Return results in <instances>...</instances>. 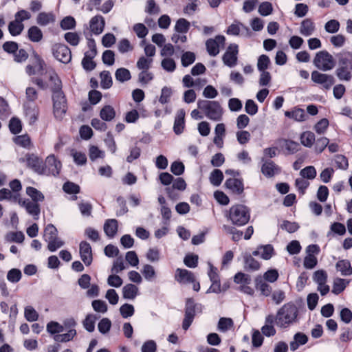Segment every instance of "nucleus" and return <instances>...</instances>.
<instances>
[{"label": "nucleus", "instance_id": "nucleus-1", "mask_svg": "<svg viewBox=\"0 0 352 352\" xmlns=\"http://www.w3.org/2000/svg\"><path fill=\"white\" fill-rule=\"evenodd\" d=\"M298 309L292 302L282 306L277 311L275 317L278 327L286 329L298 322Z\"/></svg>", "mask_w": 352, "mask_h": 352}, {"label": "nucleus", "instance_id": "nucleus-2", "mask_svg": "<svg viewBox=\"0 0 352 352\" xmlns=\"http://www.w3.org/2000/svg\"><path fill=\"white\" fill-rule=\"evenodd\" d=\"M197 107L210 120L219 122L222 120L223 110L220 103L215 100H199Z\"/></svg>", "mask_w": 352, "mask_h": 352}, {"label": "nucleus", "instance_id": "nucleus-3", "mask_svg": "<svg viewBox=\"0 0 352 352\" xmlns=\"http://www.w3.org/2000/svg\"><path fill=\"white\" fill-rule=\"evenodd\" d=\"M226 217L233 225L242 226L250 220V210L244 205L236 204L230 207Z\"/></svg>", "mask_w": 352, "mask_h": 352}, {"label": "nucleus", "instance_id": "nucleus-4", "mask_svg": "<svg viewBox=\"0 0 352 352\" xmlns=\"http://www.w3.org/2000/svg\"><path fill=\"white\" fill-rule=\"evenodd\" d=\"M25 96L27 101L24 104L25 113L31 123L34 122L37 119L38 111L35 104L32 102L37 99V92L34 88L28 87Z\"/></svg>", "mask_w": 352, "mask_h": 352}, {"label": "nucleus", "instance_id": "nucleus-5", "mask_svg": "<svg viewBox=\"0 0 352 352\" xmlns=\"http://www.w3.org/2000/svg\"><path fill=\"white\" fill-rule=\"evenodd\" d=\"M313 63L318 69L323 72L330 71L335 67L333 56L324 50L316 53Z\"/></svg>", "mask_w": 352, "mask_h": 352}, {"label": "nucleus", "instance_id": "nucleus-6", "mask_svg": "<svg viewBox=\"0 0 352 352\" xmlns=\"http://www.w3.org/2000/svg\"><path fill=\"white\" fill-rule=\"evenodd\" d=\"M201 312L202 305L199 303H195L192 299L188 298L186 303L185 317L182 324L183 329L187 330L192 324L195 316Z\"/></svg>", "mask_w": 352, "mask_h": 352}, {"label": "nucleus", "instance_id": "nucleus-7", "mask_svg": "<svg viewBox=\"0 0 352 352\" xmlns=\"http://www.w3.org/2000/svg\"><path fill=\"white\" fill-rule=\"evenodd\" d=\"M52 100L54 116L56 118L61 120L67 111V103L65 96L62 91H56L53 94Z\"/></svg>", "mask_w": 352, "mask_h": 352}, {"label": "nucleus", "instance_id": "nucleus-8", "mask_svg": "<svg viewBox=\"0 0 352 352\" xmlns=\"http://www.w3.org/2000/svg\"><path fill=\"white\" fill-rule=\"evenodd\" d=\"M19 161L21 163L25 162L28 167L39 175L46 173L42 160L33 154H27L24 157L19 158Z\"/></svg>", "mask_w": 352, "mask_h": 352}, {"label": "nucleus", "instance_id": "nucleus-9", "mask_svg": "<svg viewBox=\"0 0 352 352\" xmlns=\"http://www.w3.org/2000/svg\"><path fill=\"white\" fill-rule=\"evenodd\" d=\"M311 80L322 86V88L329 90L335 83V78L332 75L314 71L311 75Z\"/></svg>", "mask_w": 352, "mask_h": 352}, {"label": "nucleus", "instance_id": "nucleus-10", "mask_svg": "<svg viewBox=\"0 0 352 352\" xmlns=\"http://www.w3.org/2000/svg\"><path fill=\"white\" fill-rule=\"evenodd\" d=\"M54 58L63 63H68L72 59V54L67 46L63 44H55L52 47Z\"/></svg>", "mask_w": 352, "mask_h": 352}, {"label": "nucleus", "instance_id": "nucleus-11", "mask_svg": "<svg viewBox=\"0 0 352 352\" xmlns=\"http://www.w3.org/2000/svg\"><path fill=\"white\" fill-rule=\"evenodd\" d=\"M225 41V37L221 35L208 39L206 43L208 54L212 56H217L219 53L220 48L224 47Z\"/></svg>", "mask_w": 352, "mask_h": 352}, {"label": "nucleus", "instance_id": "nucleus-12", "mask_svg": "<svg viewBox=\"0 0 352 352\" xmlns=\"http://www.w3.org/2000/svg\"><path fill=\"white\" fill-rule=\"evenodd\" d=\"M238 54V45L231 44L223 56L224 64L230 67H234L236 64Z\"/></svg>", "mask_w": 352, "mask_h": 352}, {"label": "nucleus", "instance_id": "nucleus-13", "mask_svg": "<svg viewBox=\"0 0 352 352\" xmlns=\"http://www.w3.org/2000/svg\"><path fill=\"white\" fill-rule=\"evenodd\" d=\"M61 164L58 161L54 155H49L45 160V165L44 168L46 169V173L43 175H52L54 176L58 175L60 170Z\"/></svg>", "mask_w": 352, "mask_h": 352}, {"label": "nucleus", "instance_id": "nucleus-14", "mask_svg": "<svg viewBox=\"0 0 352 352\" xmlns=\"http://www.w3.org/2000/svg\"><path fill=\"white\" fill-rule=\"evenodd\" d=\"M79 249L82 261L85 265H90L93 260L92 250L90 244L86 241H82L80 243Z\"/></svg>", "mask_w": 352, "mask_h": 352}, {"label": "nucleus", "instance_id": "nucleus-15", "mask_svg": "<svg viewBox=\"0 0 352 352\" xmlns=\"http://www.w3.org/2000/svg\"><path fill=\"white\" fill-rule=\"evenodd\" d=\"M19 204L23 207L27 212L34 217V219H37L40 214L39 206L37 203L34 202L30 199L21 200L19 199Z\"/></svg>", "mask_w": 352, "mask_h": 352}, {"label": "nucleus", "instance_id": "nucleus-16", "mask_svg": "<svg viewBox=\"0 0 352 352\" xmlns=\"http://www.w3.org/2000/svg\"><path fill=\"white\" fill-rule=\"evenodd\" d=\"M226 32L228 34L233 36L239 35L240 33L241 35H244L245 36H250L251 35V32L249 28L239 22H236L231 24L228 28Z\"/></svg>", "mask_w": 352, "mask_h": 352}, {"label": "nucleus", "instance_id": "nucleus-17", "mask_svg": "<svg viewBox=\"0 0 352 352\" xmlns=\"http://www.w3.org/2000/svg\"><path fill=\"white\" fill-rule=\"evenodd\" d=\"M274 250L271 245L258 246L253 252L252 255L259 256L264 260H269L274 255Z\"/></svg>", "mask_w": 352, "mask_h": 352}, {"label": "nucleus", "instance_id": "nucleus-18", "mask_svg": "<svg viewBox=\"0 0 352 352\" xmlns=\"http://www.w3.org/2000/svg\"><path fill=\"white\" fill-rule=\"evenodd\" d=\"M195 276L192 272L185 270L177 268L175 271V280L182 284H188L194 282Z\"/></svg>", "mask_w": 352, "mask_h": 352}, {"label": "nucleus", "instance_id": "nucleus-19", "mask_svg": "<svg viewBox=\"0 0 352 352\" xmlns=\"http://www.w3.org/2000/svg\"><path fill=\"white\" fill-rule=\"evenodd\" d=\"M105 21L101 15H96L92 17L89 21V27L92 33L98 35L104 30Z\"/></svg>", "mask_w": 352, "mask_h": 352}, {"label": "nucleus", "instance_id": "nucleus-20", "mask_svg": "<svg viewBox=\"0 0 352 352\" xmlns=\"http://www.w3.org/2000/svg\"><path fill=\"white\" fill-rule=\"evenodd\" d=\"M276 323L275 317L272 314H269L265 317V324L261 328V332L267 337L273 336L276 334V331L274 327Z\"/></svg>", "mask_w": 352, "mask_h": 352}, {"label": "nucleus", "instance_id": "nucleus-21", "mask_svg": "<svg viewBox=\"0 0 352 352\" xmlns=\"http://www.w3.org/2000/svg\"><path fill=\"white\" fill-rule=\"evenodd\" d=\"M184 118L185 111L184 109L178 110L175 116L173 126L174 131L177 135L181 134L184 131L185 126Z\"/></svg>", "mask_w": 352, "mask_h": 352}, {"label": "nucleus", "instance_id": "nucleus-22", "mask_svg": "<svg viewBox=\"0 0 352 352\" xmlns=\"http://www.w3.org/2000/svg\"><path fill=\"white\" fill-rule=\"evenodd\" d=\"M250 254L245 253L243 254V258L244 260V267L247 270L256 271L260 269L261 264Z\"/></svg>", "mask_w": 352, "mask_h": 352}, {"label": "nucleus", "instance_id": "nucleus-23", "mask_svg": "<svg viewBox=\"0 0 352 352\" xmlns=\"http://www.w3.org/2000/svg\"><path fill=\"white\" fill-rule=\"evenodd\" d=\"M261 172L266 177H272L279 173V168L272 161H266L261 167Z\"/></svg>", "mask_w": 352, "mask_h": 352}, {"label": "nucleus", "instance_id": "nucleus-24", "mask_svg": "<svg viewBox=\"0 0 352 352\" xmlns=\"http://www.w3.org/2000/svg\"><path fill=\"white\" fill-rule=\"evenodd\" d=\"M138 287L131 283L126 284L122 288V296L124 299L133 300L138 295Z\"/></svg>", "mask_w": 352, "mask_h": 352}, {"label": "nucleus", "instance_id": "nucleus-25", "mask_svg": "<svg viewBox=\"0 0 352 352\" xmlns=\"http://www.w3.org/2000/svg\"><path fill=\"white\" fill-rule=\"evenodd\" d=\"M315 31V25L310 19H306L301 22L300 33L305 36H311Z\"/></svg>", "mask_w": 352, "mask_h": 352}, {"label": "nucleus", "instance_id": "nucleus-26", "mask_svg": "<svg viewBox=\"0 0 352 352\" xmlns=\"http://www.w3.org/2000/svg\"><path fill=\"white\" fill-rule=\"evenodd\" d=\"M351 72L348 67L338 63V67L336 70V75L340 80L349 81L352 77Z\"/></svg>", "mask_w": 352, "mask_h": 352}, {"label": "nucleus", "instance_id": "nucleus-27", "mask_svg": "<svg viewBox=\"0 0 352 352\" xmlns=\"http://www.w3.org/2000/svg\"><path fill=\"white\" fill-rule=\"evenodd\" d=\"M225 185L234 193L241 194L243 191V182L239 179H228L226 180Z\"/></svg>", "mask_w": 352, "mask_h": 352}, {"label": "nucleus", "instance_id": "nucleus-28", "mask_svg": "<svg viewBox=\"0 0 352 352\" xmlns=\"http://www.w3.org/2000/svg\"><path fill=\"white\" fill-rule=\"evenodd\" d=\"M55 21V15L53 12H40L36 18V22L41 26H46Z\"/></svg>", "mask_w": 352, "mask_h": 352}, {"label": "nucleus", "instance_id": "nucleus-29", "mask_svg": "<svg viewBox=\"0 0 352 352\" xmlns=\"http://www.w3.org/2000/svg\"><path fill=\"white\" fill-rule=\"evenodd\" d=\"M307 341L308 338L305 334L300 332L296 333L294 336V340L289 344L291 351H295L299 346L305 344Z\"/></svg>", "mask_w": 352, "mask_h": 352}, {"label": "nucleus", "instance_id": "nucleus-30", "mask_svg": "<svg viewBox=\"0 0 352 352\" xmlns=\"http://www.w3.org/2000/svg\"><path fill=\"white\" fill-rule=\"evenodd\" d=\"M118 227L117 220L107 219L104 224V231L109 237H113L118 231Z\"/></svg>", "mask_w": 352, "mask_h": 352}, {"label": "nucleus", "instance_id": "nucleus-31", "mask_svg": "<svg viewBox=\"0 0 352 352\" xmlns=\"http://www.w3.org/2000/svg\"><path fill=\"white\" fill-rule=\"evenodd\" d=\"M141 273L146 280L151 282L156 278V272L154 267L150 264H144L141 270Z\"/></svg>", "mask_w": 352, "mask_h": 352}, {"label": "nucleus", "instance_id": "nucleus-32", "mask_svg": "<svg viewBox=\"0 0 352 352\" xmlns=\"http://www.w3.org/2000/svg\"><path fill=\"white\" fill-rule=\"evenodd\" d=\"M285 116L287 118H292L298 122H302L307 119V114L302 109H295L292 111H285Z\"/></svg>", "mask_w": 352, "mask_h": 352}, {"label": "nucleus", "instance_id": "nucleus-33", "mask_svg": "<svg viewBox=\"0 0 352 352\" xmlns=\"http://www.w3.org/2000/svg\"><path fill=\"white\" fill-rule=\"evenodd\" d=\"M336 269L342 276H349L352 274V267L350 263L346 260L339 261L336 263Z\"/></svg>", "mask_w": 352, "mask_h": 352}, {"label": "nucleus", "instance_id": "nucleus-34", "mask_svg": "<svg viewBox=\"0 0 352 352\" xmlns=\"http://www.w3.org/2000/svg\"><path fill=\"white\" fill-rule=\"evenodd\" d=\"M255 287L256 289L261 292V294L265 296H268L272 292L271 287L264 282L261 278H257L255 280Z\"/></svg>", "mask_w": 352, "mask_h": 352}, {"label": "nucleus", "instance_id": "nucleus-35", "mask_svg": "<svg viewBox=\"0 0 352 352\" xmlns=\"http://www.w3.org/2000/svg\"><path fill=\"white\" fill-rule=\"evenodd\" d=\"M29 39L32 42H39L43 38L42 31L37 26H32L28 31Z\"/></svg>", "mask_w": 352, "mask_h": 352}, {"label": "nucleus", "instance_id": "nucleus-36", "mask_svg": "<svg viewBox=\"0 0 352 352\" xmlns=\"http://www.w3.org/2000/svg\"><path fill=\"white\" fill-rule=\"evenodd\" d=\"M116 116L114 109L110 105L104 106L100 111V116L104 121L112 120Z\"/></svg>", "mask_w": 352, "mask_h": 352}, {"label": "nucleus", "instance_id": "nucleus-37", "mask_svg": "<svg viewBox=\"0 0 352 352\" xmlns=\"http://www.w3.org/2000/svg\"><path fill=\"white\" fill-rule=\"evenodd\" d=\"M349 283V282L348 280L343 278H336L333 281L332 292L335 294H340L344 290Z\"/></svg>", "mask_w": 352, "mask_h": 352}, {"label": "nucleus", "instance_id": "nucleus-38", "mask_svg": "<svg viewBox=\"0 0 352 352\" xmlns=\"http://www.w3.org/2000/svg\"><path fill=\"white\" fill-rule=\"evenodd\" d=\"M315 140V135L311 131H305L300 135V142L306 147L312 146Z\"/></svg>", "mask_w": 352, "mask_h": 352}, {"label": "nucleus", "instance_id": "nucleus-39", "mask_svg": "<svg viewBox=\"0 0 352 352\" xmlns=\"http://www.w3.org/2000/svg\"><path fill=\"white\" fill-rule=\"evenodd\" d=\"M190 23L184 18L179 19L175 25V30L178 33L185 34L190 29Z\"/></svg>", "mask_w": 352, "mask_h": 352}, {"label": "nucleus", "instance_id": "nucleus-40", "mask_svg": "<svg viewBox=\"0 0 352 352\" xmlns=\"http://www.w3.org/2000/svg\"><path fill=\"white\" fill-rule=\"evenodd\" d=\"M26 193L32 198V201L36 203L44 200V195L43 193L34 187H28L26 188Z\"/></svg>", "mask_w": 352, "mask_h": 352}, {"label": "nucleus", "instance_id": "nucleus-41", "mask_svg": "<svg viewBox=\"0 0 352 352\" xmlns=\"http://www.w3.org/2000/svg\"><path fill=\"white\" fill-rule=\"evenodd\" d=\"M76 336V331L74 329H71L65 333L56 335L54 338L56 342H67L73 340Z\"/></svg>", "mask_w": 352, "mask_h": 352}, {"label": "nucleus", "instance_id": "nucleus-42", "mask_svg": "<svg viewBox=\"0 0 352 352\" xmlns=\"http://www.w3.org/2000/svg\"><path fill=\"white\" fill-rule=\"evenodd\" d=\"M281 146L289 154L297 152L300 148V145L298 142L289 140H283Z\"/></svg>", "mask_w": 352, "mask_h": 352}, {"label": "nucleus", "instance_id": "nucleus-43", "mask_svg": "<svg viewBox=\"0 0 352 352\" xmlns=\"http://www.w3.org/2000/svg\"><path fill=\"white\" fill-rule=\"evenodd\" d=\"M23 29L24 25L23 23H19L15 20L11 21L8 25V30L12 36L19 35Z\"/></svg>", "mask_w": 352, "mask_h": 352}, {"label": "nucleus", "instance_id": "nucleus-44", "mask_svg": "<svg viewBox=\"0 0 352 352\" xmlns=\"http://www.w3.org/2000/svg\"><path fill=\"white\" fill-rule=\"evenodd\" d=\"M98 317L94 314H88L83 321L85 329L89 332H92L95 329V323Z\"/></svg>", "mask_w": 352, "mask_h": 352}, {"label": "nucleus", "instance_id": "nucleus-45", "mask_svg": "<svg viewBox=\"0 0 352 352\" xmlns=\"http://www.w3.org/2000/svg\"><path fill=\"white\" fill-rule=\"evenodd\" d=\"M24 317L29 322H34L38 320V314L33 307L28 305L24 309Z\"/></svg>", "mask_w": 352, "mask_h": 352}, {"label": "nucleus", "instance_id": "nucleus-46", "mask_svg": "<svg viewBox=\"0 0 352 352\" xmlns=\"http://www.w3.org/2000/svg\"><path fill=\"white\" fill-rule=\"evenodd\" d=\"M47 248L50 252H55L60 248L64 245L65 243L58 236L52 238V239H47Z\"/></svg>", "mask_w": 352, "mask_h": 352}, {"label": "nucleus", "instance_id": "nucleus-47", "mask_svg": "<svg viewBox=\"0 0 352 352\" xmlns=\"http://www.w3.org/2000/svg\"><path fill=\"white\" fill-rule=\"evenodd\" d=\"M115 76L117 80L125 82L131 79V76L129 69L126 68H119L116 71Z\"/></svg>", "mask_w": 352, "mask_h": 352}, {"label": "nucleus", "instance_id": "nucleus-48", "mask_svg": "<svg viewBox=\"0 0 352 352\" xmlns=\"http://www.w3.org/2000/svg\"><path fill=\"white\" fill-rule=\"evenodd\" d=\"M173 94L172 88L170 87H164L161 90L160 97L159 98V102L162 104H166L170 102L171 96Z\"/></svg>", "mask_w": 352, "mask_h": 352}, {"label": "nucleus", "instance_id": "nucleus-49", "mask_svg": "<svg viewBox=\"0 0 352 352\" xmlns=\"http://www.w3.org/2000/svg\"><path fill=\"white\" fill-rule=\"evenodd\" d=\"M71 155L73 157L74 162L78 166L84 165L87 162V156L82 152L72 150Z\"/></svg>", "mask_w": 352, "mask_h": 352}, {"label": "nucleus", "instance_id": "nucleus-50", "mask_svg": "<svg viewBox=\"0 0 352 352\" xmlns=\"http://www.w3.org/2000/svg\"><path fill=\"white\" fill-rule=\"evenodd\" d=\"M223 179V175L219 169H214L210 175V181L212 184L218 186L221 184Z\"/></svg>", "mask_w": 352, "mask_h": 352}, {"label": "nucleus", "instance_id": "nucleus-51", "mask_svg": "<svg viewBox=\"0 0 352 352\" xmlns=\"http://www.w3.org/2000/svg\"><path fill=\"white\" fill-rule=\"evenodd\" d=\"M14 142L23 148L30 149L31 147L30 138L28 135L16 136L14 138Z\"/></svg>", "mask_w": 352, "mask_h": 352}, {"label": "nucleus", "instance_id": "nucleus-52", "mask_svg": "<svg viewBox=\"0 0 352 352\" xmlns=\"http://www.w3.org/2000/svg\"><path fill=\"white\" fill-rule=\"evenodd\" d=\"M100 85L103 89H109L112 85V78L108 71H103L100 74Z\"/></svg>", "mask_w": 352, "mask_h": 352}, {"label": "nucleus", "instance_id": "nucleus-53", "mask_svg": "<svg viewBox=\"0 0 352 352\" xmlns=\"http://www.w3.org/2000/svg\"><path fill=\"white\" fill-rule=\"evenodd\" d=\"M6 240L9 242L22 243L24 234L22 232H10L6 235Z\"/></svg>", "mask_w": 352, "mask_h": 352}, {"label": "nucleus", "instance_id": "nucleus-54", "mask_svg": "<svg viewBox=\"0 0 352 352\" xmlns=\"http://www.w3.org/2000/svg\"><path fill=\"white\" fill-rule=\"evenodd\" d=\"M50 80L52 82V89L53 94L56 91H61V81L58 77L57 74L54 72L49 73Z\"/></svg>", "mask_w": 352, "mask_h": 352}, {"label": "nucleus", "instance_id": "nucleus-55", "mask_svg": "<svg viewBox=\"0 0 352 352\" xmlns=\"http://www.w3.org/2000/svg\"><path fill=\"white\" fill-rule=\"evenodd\" d=\"M258 12L263 16L270 15L273 12L272 4L268 1L261 3L258 6Z\"/></svg>", "mask_w": 352, "mask_h": 352}, {"label": "nucleus", "instance_id": "nucleus-56", "mask_svg": "<svg viewBox=\"0 0 352 352\" xmlns=\"http://www.w3.org/2000/svg\"><path fill=\"white\" fill-rule=\"evenodd\" d=\"M94 310L96 312L105 314L108 310L107 304L102 300H94L91 302Z\"/></svg>", "mask_w": 352, "mask_h": 352}, {"label": "nucleus", "instance_id": "nucleus-57", "mask_svg": "<svg viewBox=\"0 0 352 352\" xmlns=\"http://www.w3.org/2000/svg\"><path fill=\"white\" fill-rule=\"evenodd\" d=\"M47 331L50 334H56L63 331L64 327L62 324L55 321H51L47 324Z\"/></svg>", "mask_w": 352, "mask_h": 352}, {"label": "nucleus", "instance_id": "nucleus-58", "mask_svg": "<svg viewBox=\"0 0 352 352\" xmlns=\"http://www.w3.org/2000/svg\"><path fill=\"white\" fill-rule=\"evenodd\" d=\"M104 152L96 146H91L89 149V156L91 161L104 157Z\"/></svg>", "mask_w": 352, "mask_h": 352}, {"label": "nucleus", "instance_id": "nucleus-59", "mask_svg": "<svg viewBox=\"0 0 352 352\" xmlns=\"http://www.w3.org/2000/svg\"><path fill=\"white\" fill-rule=\"evenodd\" d=\"M161 65L162 68L168 72H173L176 68L175 60L170 57H166L162 59Z\"/></svg>", "mask_w": 352, "mask_h": 352}, {"label": "nucleus", "instance_id": "nucleus-60", "mask_svg": "<svg viewBox=\"0 0 352 352\" xmlns=\"http://www.w3.org/2000/svg\"><path fill=\"white\" fill-rule=\"evenodd\" d=\"M21 272L19 269L16 268L9 270L7 274L8 280L12 283H18L21 280Z\"/></svg>", "mask_w": 352, "mask_h": 352}, {"label": "nucleus", "instance_id": "nucleus-61", "mask_svg": "<svg viewBox=\"0 0 352 352\" xmlns=\"http://www.w3.org/2000/svg\"><path fill=\"white\" fill-rule=\"evenodd\" d=\"M120 312L124 318H127L134 314L135 309L132 305L125 303L120 307Z\"/></svg>", "mask_w": 352, "mask_h": 352}, {"label": "nucleus", "instance_id": "nucleus-62", "mask_svg": "<svg viewBox=\"0 0 352 352\" xmlns=\"http://www.w3.org/2000/svg\"><path fill=\"white\" fill-rule=\"evenodd\" d=\"M300 174L303 178L314 179L316 176V170L313 166H309L302 169Z\"/></svg>", "mask_w": 352, "mask_h": 352}, {"label": "nucleus", "instance_id": "nucleus-63", "mask_svg": "<svg viewBox=\"0 0 352 352\" xmlns=\"http://www.w3.org/2000/svg\"><path fill=\"white\" fill-rule=\"evenodd\" d=\"M153 63V58L141 56L137 62V67L140 70H148Z\"/></svg>", "mask_w": 352, "mask_h": 352}, {"label": "nucleus", "instance_id": "nucleus-64", "mask_svg": "<svg viewBox=\"0 0 352 352\" xmlns=\"http://www.w3.org/2000/svg\"><path fill=\"white\" fill-rule=\"evenodd\" d=\"M339 63L344 65L352 71V53L345 52L341 54L339 57Z\"/></svg>", "mask_w": 352, "mask_h": 352}]
</instances>
